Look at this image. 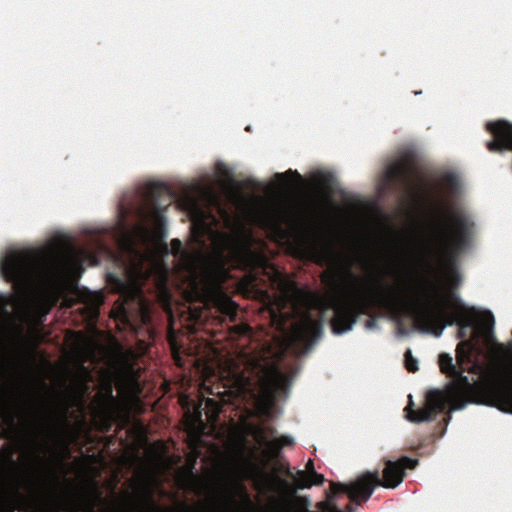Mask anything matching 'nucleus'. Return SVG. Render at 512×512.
I'll use <instances>...</instances> for the list:
<instances>
[{
  "instance_id": "nucleus-17",
  "label": "nucleus",
  "mask_w": 512,
  "mask_h": 512,
  "mask_svg": "<svg viewBox=\"0 0 512 512\" xmlns=\"http://www.w3.org/2000/svg\"><path fill=\"white\" fill-rule=\"evenodd\" d=\"M358 263L361 265V267H362L364 270H368V268H369V262H368V260H366V259H360V260L358 261Z\"/></svg>"
},
{
  "instance_id": "nucleus-13",
  "label": "nucleus",
  "mask_w": 512,
  "mask_h": 512,
  "mask_svg": "<svg viewBox=\"0 0 512 512\" xmlns=\"http://www.w3.org/2000/svg\"><path fill=\"white\" fill-rule=\"evenodd\" d=\"M82 300L90 306L91 314L96 313L97 307L102 303V295L100 293L89 291L82 296Z\"/></svg>"
},
{
  "instance_id": "nucleus-20",
  "label": "nucleus",
  "mask_w": 512,
  "mask_h": 512,
  "mask_svg": "<svg viewBox=\"0 0 512 512\" xmlns=\"http://www.w3.org/2000/svg\"><path fill=\"white\" fill-rule=\"evenodd\" d=\"M239 330L241 331V333H245L247 329L245 327H239Z\"/></svg>"
},
{
  "instance_id": "nucleus-3",
  "label": "nucleus",
  "mask_w": 512,
  "mask_h": 512,
  "mask_svg": "<svg viewBox=\"0 0 512 512\" xmlns=\"http://www.w3.org/2000/svg\"><path fill=\"white\" fill-rule=\"evenodd\" d=\"M83 255L56 236L41 247L11 249L0 259L1 273L15 287L21 320L40 321L63 292L74 288Z\"/></svg>"
},
{
  "instance_id": "nucleus-19",
  "label": "nucleus",
  "mask_w": 512,
  "mask_h": 512,
  "mask_svg": "<svg viewBox=\"0 0 512 512\" xmlns=\"http://www.w3.org/2000/svg\"><path fill=\"white\" fill-rule=\"evenodd\" d=\"M366 327H367V329H372L374 327V322L373 321H368L366 323Z\"/></svg>"
},
{
  "instance_id": "nucleus-11",
  "label": "nucleus",
  "mask_w": 512,
  "mask_h": 512,
  "mask_svg": "<svg viewBox=\"0 0 512 512\" xmlns=\"http://www.w3.org/2000/svg\"><path fill=\"white\" fill-rule=\"evenodd\" d=\"M26 504L25 496L17 489L10 491L4 498V505L7 511L14 512Z\"/></svg>"
},
{
  "instance_id": "nucleus-4",
  "label": "nucleus",
  "mask_w": 512,
  "mask_h": 512,
  "mask_svg": "<svg viewBox=\"0 0 512 512\" xmlns=\"http://www.w3.org/2000/svg\"><path fill=\"white\" fill-rule=\"evenodd\" d=\"M145 225H138L132 231H123L118 244L124 254L125 280L115 279L113 288L127 300L138 301L141 318L148 320L146 306L141 297V281L151 273L162 277L166 272L163 255L168 248L164 243L166 237V220L154 205L142 212Z\"/></svg>"
},
{
  "instance_id": "nucleus-8",
  "label": "nucleus",
  "mask_w": 512,
  "mask_h": 512,
  "mask_svg": "<svg viewBox=\"0 0 512 512\" xmlns=\"http://www.w3.org/2000/svg\"><path fill=\"white\" fill-rule=\"evenodd\" d=\"M454 390V386H450L446 393H441L439 391H430L426 394V406L429 410L434 414L438 410L444 408L445 403H449L451 406V410H461L463 409L469 402L472 401L473 396L460 398L457 400L451 401L449 399V394Z\"/></svg>"
},
{
  "instance_id": "nucleus-2",
  "label": "nucleus",
  "mask_w": 512,
  "mask_h": 512,
  "mask_svg": "<svg viewBox=\"0 0 512 512\" xmlns=\"http://www.w3.org/2000/svg\"><path fill=\"white\" fill-rule=\"evenodd\" d=\"M474 223L460 209L409 212V222L391 230L381 246L384 274L394 278L390 287L396 304L415 320L421 332L440 337L448 324L473 328V337L457 347V365L447 353L439 356L441 371L453 378L449 399L473 396L474 385L465 370L479 373L478 382L503 361L510 347L495 340L494 316L489 311L465 315L451 292L460 282L452 259L470 246Z\"/></svg>"
},
{
  "instance_id": "nucleus-14",
  "label": "nucleus",
  "mask_w": 512,
  "mask_h": 512,
  "mask_svg": "<svg viewBox=\"0 0 512 512\" xmlns=\"http://www.w3.org/2000/svg\"><path fill=\"white\" fill-rule=\"evenodd\" d=\"M402 170V165L399 162L392 163L386 168L385 178L386 181H390L394 177L398 176Z\"/></svg>"
},
{
  "instance_id": "nucleus-1",
  "label": "nucleus",
  "mask_w": 512,
  "mask_h": 512,
  "mask_svg": "<svg viewBox=\"0 0 512 512\" xmlns=\"http://www.w3.org/2000/svg\"><path fill=\"white\" fill-rule=\"evenodd\" d=\"M214 181L225 194L233 212L219 202L211 186L198 188L199 199L184 196L179 207L191 218V237L182 250L177 239L171 252L179 255V276L186 285L189 300L213 303L223 314L233 317L236 305L221 288L228 277L226 264L261 268L279 290L272 309L273 324L285 333L283 349L306 353L322 333V326L311 315L316 297L302 290L268 262L265 243L255 238L249 224H257L280 238H291L314 261L326 264L322 276L328 288L327 304L334 310L333 333L352 330L356 318L370 305V281L352 272L356 262L343 246L331 225L309 216L295 201L280 195H246L231 170L219 163Z\"/></svg>"
},
{
  "instance_id": "nucleus-12",
  "label": "nucleus",
  "mask_w": 512,
  "mask_h": 512,
  "mask_svg": "<svg viewBox=\"0 0 512 512\" xmlns=\"http://www.w3.org/2000/svg\"><path fill=\"white\" fill-rule=\"evenodd\" d=\"M406 417L411 422H424L429 421L433 418V413L429 410V408L426 406V404L417 409L412 410L410 407L406 408Z\"/></svg>"
},
{
  "instance_id": "nucleus-16",
  "label": "nucleus",
  "mask_w": 512,
  "mask_h": 512,
  "mask_svg": "<svg viewBox=\"0 0 512 512\" xmlns=\"http://www.w3.org/2000/svg\"><path fill=\"white\" fill-rule=\"evenodd\" d=\"M306 473L310 474V476H313V472H316L314 469V463L311 459H309L306 463V469L304 470Z\"/></svg>"
},
{
  "instance_id": "nucleus-15",
  "label": "nucleus",
  "mask_w": 512,
  "mask_h": 512,
  "mask_svg": "<svg viewBox=\"0 0 512 512\" xmlns=\"http://www.w3.org/2000/svg\"><path fill=\"white\" fill-rule=\"evenodd\" d=\"M405 365L406 368L411 372H415L418 370V361L415 357L412 356L410 350H407L405 353Z\"/></svg>"
},
{
  "instance_id": "nucleus-10",
  "label": "nucleus",
  "mask_w": 512,
  "mask_h": 512,
  "mask_svg": "<svg viewBox=\"0 0 512 512\" xmlns=\"http://www.w3.org/2000/svg\"><path fill=\"white\" fill-rule=\"evenodd\" d=\"M300 175L294 171H286L285 173L275 174L272 182L267 186V192H270L272 188L283 191L288 189H295L300 185Z\"/></svg>"
},
{
  "instance_id": "nucleus-5",
  "label": "nucleus",
  "mask_w": 512,
  "mask_h": 512,
  "mask_svg": "<svg viewBox=\"0 0 512 512\" xmlns=\"http://www.w3.org/2000/svg\"><path fill=\"white\" fill-rule=\"evenodd\" d=\"M270 352H259L249 356L246 369L250 376L233 374L232 384L238 392L249 393L260 413L268 415L277 398L286 394L289 382L281 373Z\"/></svg>"
},
{
  "instance_id": "nucleus-7",
  "label": "nucleus",
  "mask_w": 512,
  "mask_h": 512,
  "mask_svg": "<svg viewBox=\"0 0 512 512\" xmlns=\"http://www.w3.org/2000/svg\"><path fill=\"white\" fill-rule=\"evenodd\" d=\"M204 411L209 422L216 421L220 412L218 402L209 397H203L200 403L194 407L193 411L188 410L185 414L186 428L194 441L201 437L205 429V423L202 420V413Z\"/></svg>"
},
{
  "instance_id": "nucleus-18",
  "label": "nucleus",
  "mask_w": 512,
  "mask_h": 512,
  "mask_svg": "<svg viewBox=\"0 0 512 512\" xmlns=\"http://www.w3.org/2000/svg\"><path fill=\"white\" fill-rule=\"evenodd\" d=\"M180 401H181V403H182V405H183V406L188 405V402H189V401H188V397H186V396H182V397H181V399H180Z\"/></svg>"
},
{
  "instance_id": "nucleus-6",
  "label": "nucleus",
  "mask_w": 512,
  "mask_h": 512,
  "mask_svg": "<svg viewBox=\"0 0 512 512\" xmlns=\"http://www.w3.org/2000/svg\"><path fill=\"white\" fill-rule=\"evenodd\" d=\"M417 460L402 458L397 461H388L383 471V481L379 478L378 471H367L360 474L355 481L350 484L333 483L332 488L336 491L340 487L345 488V492L353 500L363 499L367 501L373 494L375 486L385 488H396L403 481L404 470L414 468Z\"/></svg>"
},
{
  "instance_id": "nucleus-9",
  "label": "nucleus",
  "mask_w": 512,
  "mask_h": 512,
  "mask_svg": "<svg viewBox=\"0 0 512 512\" xmlns=\"http://www.w3.org/2000/svg\"><path fill=\"white\" fill-rule=\"evenodd\" d=\"M487 128L494 135V140L487 142L490 151L509 149L512 150V125L506 121L499 120L494 123H487Z\"/></svg>"
}]
</instances>
